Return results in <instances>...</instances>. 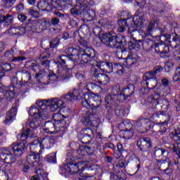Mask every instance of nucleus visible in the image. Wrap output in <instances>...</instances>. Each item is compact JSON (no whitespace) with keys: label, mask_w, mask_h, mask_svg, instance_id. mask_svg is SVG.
<instances>
[{"label":"nucleus","mask_w":180,"mask_h":180,"mask_svg":"<svg viewBox=\"0 0 180 180\" xmlns=\"http://www.w3.org/2000/svg\"><path fill=\"white\" fill-rule=\"evenodd\" d=\"M174 68V63L171 60H168L165 64V70L166 72H169L170 71H172V69Z\"/></svg>","instance_id":"6e6d98bb"},{"label":"nucleus","mask_w":180,"mask_h":180,"mask_svg":"<svg viewBox=\"0 0 180 180\" xmlns=\"http://www.w3.org/2000/svg\"><path fill=\"white\" fill-rule=\"evenodd\" d=\"M40 143L42 148H51L54 146V139L53 137L46 136L42 139Z\"/></svg>","instance_id":"c756f323"},{"label":"nucleus","mask_w":180,"mask_h":180,"mask_svg":"<svg viewBox=\"0 0 180 180\" xmlns=\"http://www.w3.org/2000/svg\"><path fill=\"white\" fill-rule=\"evenodd\" d=\"M25 68L30 70V71H33V72H36V68H37V60H31L27 61L25 63Z\"/></svg>","instance_id":"e433bc0d"},{"label":"nucleus","mask_w":180,"mask_h":180,"mask_svg":"<svg viewBox=\"0 0 180 180\" xmlns=\"http://www.w3.org/2000/svg\"><path fill=\"white\" fill-rule=\"evenodd\" d=\"M5 97L7 99H13L15 98V91L13 90H8L5 93Z\"/></svg>","instance_id":"338daca9"},{"label":"nucleus","mask_w":180,"mask_h":180,"mask_svg":"<svg viewBox=\"0 0 180 180\" xmlns=\"http://www.w3.org/2000/svg\"><path fill=\"white\" fill-rule=\"evenodd\" d=\"M118 25H119L118 32H120V33H123V32L126 30V26L128 27L129 33H131L133 32L131 27L129 25V22H127V18L119 20Z\"/></svg>","instance_id":"c85d7f7f"},{"label":"nucleus","mask_w":180,"mask_h":180,"mask_svg":"<svg viewBox=\"0 0 180 180\" xmlns=\"http://www.w3.org/2000/svg\"><path fill=\"white\" fill-rule=\"evenodd\" d=\"M79 137L81 139V142L83 143V144L89 143L91 140H92V139H94L89 136L82 135V134H80Z\"/></svg>","instance_id":"680f3d73"},{"label":"nucleus","mask_w":180,"mask_h":180,"mask_svg":"<svg viewBox=\"0 0 180 180\" xmlns=\"http://www.w3.org/2000/svg\"><path fill=\"white\" fill-rule=\"evenodd\" d=\"M60 113H63V117H68L71 113V109L68 107H63L60 110Z\"/></svg>","instance_id":"e2e57ef3"},{"label":"nucleus","mask_w":180,"mask_h":180,"mask_svg":"<svg viewBox=\"0 0 180 180\" xmlns=\"http://www.w3.org/2000/svg\"><path fill=\"white\" fill-rule=\"evenodd\" d=\"M142 85H146V87L141 89V93L143 95H148L150 94V89H154L157 86V79H153L150 81H142Z\"/></svg>","instance_id":"f3484780"},{"label":"nucleus","mask_w":180,"mask_h":180,"mask_svg":"<svg viewBox=\"0 0 180 180\" xmlns=\"http://www.w3.org/2000/svg\"><path fill=\"white\" fill-rule=\"evenodd\" d=\"M169 159L157 160V165L154 169L162 172L167 167H169Z\"/></svg>","instance_id":"cd10ccee"},{"label":"nucleus","mask_w":180,"mask_h":180,"mask_svg":"<svg viewBox=\"0 0 180 180\" xmlns=\"http://www.w3.org/2000/svg\"><path fill=\"white\" fill-rule=\"evenodd\" d=\"M165 46L162 44H157L155 42V46L154 48L153 49V51L150 53V54H152V56H155V53H161V50H160V49H165Z\"/></svg>","instance_id":"de8ad7c7"},{"label":"nucleus","mask_w":180,"mask_h":180,"mask_svg":"<svg viewBox=\"0 0 180 180\" xmlns=\"http://www.w3.org/2000/svg\"><path fill=\"white\" fill-rule=\"evenodd\" d=\"M170 139L173 140L175 143L180 142V128H178L174 134H172L170 135Z\"/></svg>","instance_id":"3c124183"},{"label":"nucleus","mask_w":180,"mask_h":180,"mask_svg":"<svg viewBox=\"0 0 180 180\" xmlns=\"http://www.w3.org/2000/svg\"><path fill=\"white\" fill-rule=\"evenodd\" d=\"M128 165L129 162H127L125 160H120L118 163L113 167L114 172H116V174H120V170L119 169H124Z\"/></svg>","instance_id":"473e14b6"},{"label":"nucleus","mask_w":180,"mask_h":180,"mask_svg":"<svg viewBox=\"0 0 180 180\" xmlns=\"http://www.w3.org/2000/svg\"><path fill=\"white\" fill-rule=\"evenodd\" d=\"M113 63L109 61L99 60L98 61V68L103 71V72H107L110 74L113 72Z\"/></svg>","instance_id":"a211bd4d"},{"label":"nucleus","mask_w":180,"mask_h":180,"mask_svg":"<svg viewBox=\"0 0 180 180\" xmlns=\"http://www.w3.org/2000/svg\"><path fill=\"white\" fill-rule=\"evenodd\" d=\"M79 44L83 47L82 48V47L78 46V51L79 54H81V51H85L86 50L90 51V52L87 53L88 55L85 54L87 58L86 61L84 63H86L89 60V58H95L96 57L95 50L91 47H89L88 42L86 41L84 39H80L79 41Z\"/></svg>","instance_id":"f8f14e48"},{"label":"nucleus","mask_w":180,"mask_h":180,"mask_svg":"<svg viewBox=\"0 0 180 180\" xmlns=\"http://www.w3.org/2000/svg\"><path fill=\"white\" fill-rule=\"evenodd\" d=\"M94 58H90L89 60L86 63H83L80 64H90V65H92L93 67H97L98 68L99 67V61H96Z\"/></svg>","instance_id":"0e129e2a"},{"label":"nucleus","mask_w":180,"mask_h":180,"mask_svg":"<svg viewBox=\"0 0 180 180\" xmlns=\"http://www.w3.org/2000/svg\"><path fill=\"white\" fill-rule=\"evenodd\" d=\"M58 75L53 72H51L49 75V78L50 81H56L58 78H62V79H68L72 77V75L67 72V70H58Z\"/></svg>","instance_id":"4468645a"},{"label":"nucleus","mask_w":180,"mask_h":180,"mask_svg":"<svg viewBox=\"0 0 180 180\" xmlns=\"http://www.w3.org/2000/svg\"><path fill=\"white\" fill-rule=\"evenodd\" d=\"M58 63L60 67L63 68L62 70H67V67H70V65L72 66V63H71V59L68 58V56L62 55L59 56L58 58Z\"/></svg>","instance_id":"b1692460"},{"label":"nucleus","mask_w":180,"mask_h":180,"mask_svg":"<svg viewBox=\"0 0 180 180\" xmlns=\"http://www.w3.org/2000/svg\"><path fill=\"white\" fill-rule=\"evenodd\" d=\"M137 147L142 153H147L153 148V142L149 137L140 138L137 141Z\"/></svg>","instance_id":"9b49d317"},{"label":"nucleus","mask_w":180,"mask_h":180,"mask_svg":"<svg viewBox=\"0 0 180 180\" xmlns=\"http://www.w3.org/2000/svg\"><path fill=\"white\" fill-rule=\"evenodd\" d=\"M139 55L136 53H129L125 58L124 65L127 67H133L139 63Z\"/></svg>","instance_id":"412c9836"},{"label":"nucleus","mask_w":180,"mask_h":180,"mask_svg":"<svg viewBox=\"0 0 180 180\" xmlns=\"http://www.w3.org/2000/svg\"><path fill=\"white\" fill-rule=\"evenodd\" d=\"M176 146L174 143L172 144L170 146V150L173 151V153H176V155H178V158H180V142H175Z\"/></svg>","instance_id":"8fccbe9b"},{"label":"nucleus","mask_w":180,"mask_h":180,"mask_svg":"<svg viewBox=\"0 0 180 180\" xmlns=\"http://www.w3.org/2000/svg\"><path fill=\"white\" fill-rule=\"evenodd\" d=\"M79 95V93L78 92V90L74 89L72 92H69L63 96L62 99H63L65 102H74L78 99Z\"/></svg>","instance_id":"393cba45"},{"label":"nucleus","mask_w":180,"mask_h":180,"mask_svg":"<svg viewBox=\"0 0 180 180\" xmlns=\"http://www.w3.org/2000/svg\"><path fill=\"white\" fill-rule=\"evenodd\" d=\"M134 90L135 87L133 84H129L124 87L121 91H119L118 89V95L117 99L119 102H124L128 98L134 96Z\"/></svg>","instance_id":"1a4fd4ad"},{"label":"nucleus","mask_w":180,"mask_h":180,"mask_svg":"<svg viewBox=\"0 0 180 180\" xmlns=\"http://www.w3.org/2000/svg\"><path fill=\"white\" fill-rule=\"evenodd\" d=\"M51 53L49 51H46L40 54L39 60H44V58H50Z\"/></svg>","instance_id":"69168bd1"},{"label":"nucleus","mask_w":180,"mask_h":180,"mask_svg":"<svg viewBox=\"0 0 180 180\" xmlns=\"http://www.w3.org/2000/svg\"><path fill=\"white\" fill-rule=\"evenodd\" d=\"M50 49H56L60 46V39L54 38L49 43Z\"/></svg>","instance_id":"13d9d810"},{"label":"nucleus","mask_w":180,"mask_h":180,"mask_svg":"<svg viewBox=\"0 0 180 180\" xmlns=\"http://www.w3.org/2000/svg\"><path fill=\"white\" fill-rule=\"evenodd\" d=\"M117 95H119V89L113 88L111 94L107 95L105 98L106 105H112V103H115V101L117 99Z\"/></svg>","instance_id":"4be33fe9"},{"label":"nucleus","mask_w":180,"mask_h":180,"mask_svg":"<svg viewBox=\"0 0 180 180\" xmlns=\"http://www.w3.org/2000/svg\"><path fill=\"white\" fill-rule=\"evenodd\" d=\"M1 70L3 72H9V71H12V65H11V63H2Z\"/></svg>","instance_id":"bf43d9fd"},{"label":"nucleus","mask_w":180,"mask_h":180,"mask_svg":"<svg viewBox=\"0 0 180 180\" xmlns=\"http://www.w3.org/2000/svg\"><path fill=\"white\" fill-rule=\"evenodd\" d=\"M41 148V143L39 140L34 141L30 146V153H37L38 150H40Z\"/></svg>","instance_id":"c9c22d12"},{"label":"nucleus","mask_w":180,"mask_h":180,"mask_svg":"<svg viewBox=\"0 0 180 180\" xmlns=\"http://www.w3.org/2000/svg\"><path fill=\"white\" fill-rule=\"evenodd\" d=\"M91 0H77L75 8L70 9L71 15H83L84 20L91 22L95 19V11L89 9L91 8Z\"/></svg>","instance_id":"39448f33"},{"label":"nucleus","mask_w":180,"mask_h":180,"mask_svg":"<svg viewBox=\"0 0 180 180\" xmlns=\"http://www.w3.org/2000/svg\"><path fill=\"white\" fill-rule=\"evenodd\" d=\"M80 134H82V136H88L89 137H91L93 139L95 137L94 131L91 128H84L82 129Z\"/></svg>","instance_id":"09e8293b"},{"label":"nucleus","mask_w":180,"mask_h":180,"mask_svg":"<svg viewBox=\"0 0 180 180\" xmlns=\"http://www.w3.org/2000/svg\"><path fill=\"white\" fill-rule=\"evenodd\" d=\"M155 29V21H150L145 30L146 36H152Z\"/></svg>","instance_id":"ea45409f"},{"label":"nucleus","mask_w":180,"mask_h":180,"mask_svg":"<svg viewBox=\"0 0 180 180\" xmlns=\"http://www.w3.org/2000/svg\"><path fill=\"white\" fill-rule=\"evenodd\" d=\"M155 41L149 38L144 39L142 41V47L143 50L149 54L153 53V50H154Z\"/></svg>","instance_id":"6ab92c4d"},{"label":"nucleus","mask_w":180,"mask_h":180,"mask_svg":"<svg viewBox=\"0 0 180 180\" xmlns=\"http://www.w3.org/2000/svg\"><path fill=\"white\" fill-rule=\"evenodd\" d=\"M82 106L89 110L84 114L81 119L82 123L85 126L97 127L99 124V115L95 111L101 106V96L94 93L84 95L82 98Z\"/></svg>","instance_id":"f257e3e1"},{"label":"nucleus","mask_w":180,"mask_h":180,"mask_svg":"<svg viewBox=\"0 0 180 180\" xmlns=\"http://www.w3.org/2000/svg\"><path fill=\"white\" fill-rule=\"evenodd\" d=\"M38 8L41 11H44L49 12L50 11H53V7H51V4L46 1H39L37 4Z\"/></svg>","instance_id":"f704fd0d"},{"label":"nucleus","mask_w":180,"mask_h":180,"mask_svg":"<svg viewBox=\"0 0 180 180\" xmlns=\"http://www.w3.org/2000/svg\"><path fill=\"white\" fill-rule=\"evenodd\" d=\"M26 143H13L8 148H2L0 151V160L6 164H13L16 161V157H20L24 151H26Z\"/></svg>","instance_id":"7ed1b4c3"},{"label":"nucleus","mask_w":180,"mask_h":180,"mask_svg":"<svg viewBox=\"0 0 180 180\" xmlns=\"http://www.w3.org/2000/svg\"><path fill=\"white\" fill-rule=\"evenodd\" d=\"M164 9H165V6L164 3L160 2L157 4L155 11H156V13L162 15V13H164Z\"/></svg>","instance_id":"603ef678"},{"label":"nucleus","mask_w":180,"mask_h":180,"mask_svg":"<svg viewBox=\"0 0 180 180\" xmlns=\"http://www.w3.org/2000/svg\"><path fill=\"white\" fill-rule=\"evenodd\" d=\"M66 160L69 161V162L61 165L60 172L61 175H64L65 178H68V175L78 174L81 169L84 171V168H85V162L82 161L75 162V158L72 155L68 156Z\"/></svg>","instance_id":"0eeeda50"},{"label":"nucleus","mask_w":180,"mask_h":180,"mask_svg":"<svg viewBox=\"0 0 180 180\" xmlns=\"http://www.w3.org/2000/svg\"><path fill=\"white\" fill-rule=\"evenodd\" d=\"M44 130L46 133L49 134H53V133H58L59 134H64L63 131H58V125L56 124L53 121H46L44 125Z\"/></svg>","instance_id":"dca6fc26"},{"label":"nucleus","mask_w":180,"mask_h":180,"mask_svg":"<svg viewBox=\"0 0 180 180\" xmlns=\"http://www.w3.org/2000/svg\"><path fill=\"white\" fill-rule=\"evenodd\" d=\"M97 82L101 85H106L110 81L109 76L108 75L100 73V75L97 77Z\"/></svg>","instance_id":"4c0bfd02"},{"label":"nucleus","mask_w":180,"mask_h":180,"mask_svg":"<svg viewBox=\"0 0 180 180\" xmlns=\"http://www.w3.org/2000/svg\"><path fill=\"white\" fill-rule=\"evenodd\" d=\"M111 108H112V111L115 112L117 116H122V115L124 113V108H123V107H122L121 105L114 104L111 105Z\"/></svg>","instance_id":"79ce46f5"},{"label":"nucleus","mask_w":180,"mask_h":180,"mask_svg":"<svg viewBox=\"0 0 180 180\" xmlns=\"http://www.w3.org/2000/svg\"><path fill=\"white\" fill-rule=\"evenodd\" d=\"M39 161H40V154L39 153H30L27 156V162L30 165H33L37 168V165H39Z\"/></svg>","instance_id":"aec40b11"},{"label":"nucleus","mask_w":180,"mask_h":180,"mask_svg":"<svg viewBox=\"0 0 180 180\" xmlns=\"http://www.w3.org/2000/svg\"><path fill=\"white\" fill-rule=\"evenodd\" d=\"M65 53L69 56L68 58L71 60V68L72 69L75 67V65H79L82 63H84V62L86 61V58H88V56H88V53H90V51L86 49V51H81V53H79L78 49L69 47L65 49Z\"/></svg>","instance_id":"6e6552de"},{"label":"nucleus","mask_w":180,"mask_h":180,"mask_svg":"<svg viewBox=\"0 0 180 180\" xmlns=\"http://www.w3.org/2000/svg\"><path fill=\"white\" fill-rule=\"evenodd\" d=\"M141 40H139V41H136L135 43H133V42H130L129 44V48L131 49V50H136V51L140 50V44H139V42H141Z\"/></svg>","instance_id":"5fc2aeb1"},{"label":"nucleus","mask_w":180,"mask_h":180,"mask_svg":"<svg viewBox=\"0 0 180 180\" xmlns=\"http://www.w3.org/2000/svg\"><path fill=\"white\" fill-rule=\"evenodd\" d=\"M15 53V51H13V49L6 51L4 53V57L6 60H9L10 61H12L13 59V54Z\"/></svg>","instance_id":"4d7b16f0"},{"label":"nucleus","mask_w":180,"mask_h":180,"mask_svg":"<svg viewBox=\"0 0 180 180\" xmlns=\"http://www.w3.org/2000/svg\"><path fill=\"white\" fill-rule=\"evenodd\" d=\"M63 117H64V115L58 112L53 115V121L58 125V130L57 131L65 133L68 130V124H66L65 120H63Z\"/></svg>","instance_id":"9d476101"},{"label":"nucleus","mask_w":180,"mask_h":180,"mask_svg":"<svg viewBox=\"0 0 180 180\" xmlns=\"http://www.w3.org/2000/svg\"><path fill=\"white\" fill-rule=\"evenodd\" d=\"M136 126L141 129V133H146L153 127V122L147 118H139L136 120Z\"/></svg>","instance_id":"ddd939ff"},{"label":"nucleus","mask_w":180,"mask_h":180,"mask_svg":"<svg viewBox=\"0 0 180 180\" xmlns=\"http://www.w3.org/2000/svg\"><path fill=\"white\" fill-rule=\"evenodd\" d=\"M46 162H50L51 164L57 163V153H53L49 155H47L45 158Z\"/></svg>","instance_id":"c03bdc74"},{"label":"nucleus","mask_w":180,"mask_h":180,"mask_svg":"<svg viewBox=\"0 0 180 180\" xmlns=\"http://www.w3.org/2000/svg\"><path fill=\"white\" fill-rule=\"evenodd\" d=\"M4 18V21L5 22V26L8 27V26H12L13 25V15L7 14L6 15H1Z\"/></svg>","instance_id":"37998d69"},{"label":"nucleus","mask_w":180,"mask_h":180,"mask_svg":"<svg viewBox=\"0 0 180 180\" xmlns=\"http://www.w3.org/2000/svg\"><path fill=\"white\" fill-rule=\"evenodd\" d=\"M127 19V23H129V25L131 26L133 32H135L137 27L143 26V24L144 23V21H143V18L139 15H136L134 18H128Z\"/></svg>","instance_id":"2eb2a0df"},{"label":"nucleus","mask_w":180,"mask_h":180,"mask_svg":"<svg viewBox=\"0 0 180 180\" xmlns=\"http://www.w3.org/2000/svg\"><path fill=\"white\" fill-rule=\"evenodd\" d=\"M37 25H39L37 20H28V23L26 25L27 32H36L37 30Z\"/></svg>","instance_id":"72a5a7b5"},{"label":"nucleus","mask_w":180,"mask_h":180,"mask_svg":"<svg viewBox=\"0 0 180 180\" xmlns=\"http://www.w3.org/2000/svg\"><path fill=\"white\" fill-rule=\"evenodd\" d=\"M17 113H18V104L14 103L13 104L11 109L7 112V115L6 116L5 123H8V122H11V120H13Z\"/></svg>","instance_id":"bb28decb"},{"label":"nucleus","mask_w":180,"mask_h":180,"mask_svg":"<svg viewBox=\"0 0 180 180\" xmlns=\"http://www.w3.org/2000/svg\"><path fill=\"white\" fill-rule=\"evenodd\" d=\"M79 158H82L85 155H91L92 154V147L91 146H79L77 150Z\"/></svg>","instance_id":"a878e982"},{"label":"nucleus","mask_w":180,"mask_h":180,"mask_svg":"<svg viewBox=\"0 0 180 180\" xmlns=\"http://www.w3.org/2000/svg\"><path fill=\"white\" fill-rule=\"evenodd\" d=\"M168 156V150L161 146H155L153 150V158H165Z\"/></svg>","instance_id":"5701e85b"},{"label":"nucleus","mask_w":180,"mask_h":180,"mask_svg":"<svg viewBox=\"0 0 180 180\" xmlns=\"http://www.w3.org/2000/svg\"><path fill=\"white\" fill-rule=\"evenodd\" d=\"M13 30H15V34H18L22 36V34H25L26 32H27V28L25 27H15Z\"/></svg>","instance_id":"052dcab7"},{"label":"nucleus","mask_w":180,"mask_h":180,"mask_svg":"<svg viewBox=\"0 0 180 180\" xmlns=\"http://www.w3.org/2000/svg\"><path fill=\"white\" fill-rule=\"evenodd\" d=\"M51 8H55L61 11L63 8H65V4H67V0H50Z\"/></svg>","instance_id":"7c9ffc66"},{"label":"nucleus","mask_w":180,"mask_h":180,"mask_svg":"<svg viewBox=\"0 0 180 180\" xmlns=\"http://www.w3.org/2000/svg\"><path fill=\"white\" fill-rule=\"evenodd\" d=\"M101 41L110 49H117L120 51H123L122 49L126 43V39L123 35L112 34L110 32L104 33L100 37Z\"/></svg>","instance_id":"423d86ee"},{"label":"nucleus","mask_w":180,"mask_h":180,"mask_svg":"<svg viewBox=\"0 0 180 180\" xmlns=\"http://www.w3.org/2000/svg\"><path fill=\"white\" fill-rule=\"evenodd\" d=\"M31 131L32 130H30V129H27L21 134V135H20V136H18V139H20L21 141H25L27 137H29Z\"/></svg>","instance_id":"864d4df0"},{"label":"nucleus","mask_w":180,"mask_h":180,"mask_svg":"<svg viewBox=\"0 0 180 180\" xmlns=\"http://www.w3.org/2000/svg\"><path fill=\"white\" fill-rule=\"evenodd\" d=\"M42 26L41 30H46L50 27V20L46 18H41L39 20L38 24Z\"/></svg>","instance_id":"49530a36"},{"label":"nucleus","mask_w":180,"mask_h":180,"mask_svg":"<svg viewBox=\"0 0 180 180\" xmlns=\"http://www.w3.org/2000/svg\"><path fill=\"white\" fill-rule=\"evenodd\" d=\"M128 70L129 68L124 67L120 64H114L113 65V71H115V74H117L120 77H123Z\"/></svg>","instance_id":"2f4dec72"},{"label":"nucleus","mask_w":180,"mask_h":180,"mask_svg":"<svg viewBox=\"0 0 180 180\" xmlns=\"http://www.w3.org/2000/svg\"><path fill=\"white\" fill-rule=\"evenodd\" d=\"M15 3L16 0H2L1 2V6L4 9H11Z\"/></svg>","instance_id":"58836bf2"},{"label":"nucleus","mask_w":180,"mask_h":180,"mask_svg":"<svg viewBox=\"0 0 180 180\" xmlns=\"http://www.w3.org/2000/svg\"><path fill=\"white\" fill-rule=\"evenodd\" d=\"M36 119H46L49 117L47 110L56 112L64 106V101L58 98L52 100H40L36 102Z\"/></svg>","instance_id":"f03ea898"},{"label":"nucleus","mask_w":180,"mask_h":180,"mask_svg":"<svg viewBox=\"0 0 180 180\" xmlns=\"http://www.w3.org/2000/svg\"><path fill=\"white\" fill-rule=\"evenodd\" d=\"M133 137V131L130 130L124 131L123 138L125 140H130Z\"/></svg>","instance_id":"774afa93"},{"label":"nucleus","mask_w":180,"mask_h":180,"mask_svg":"<svg viewBox=\"0 0 180 180\" xmlns=\"http://www.w3.org/2000/svg\"><path fill=\"white\" fill-rule=\"evenodd\" d=\"M153 79H157V76H155L153 70L147 72L143 74V81H144V82H146V81H151Z\"/></svg>","instance_id":"a19ab883"},{"label":"nucleus","mask_w":180,"mask_h":180,"mask_svg":"<svg viewBox=\"0 0 180 180\" xmlns=\"http://www.w3.org/2000/svg\"><path fill=\"white\" fill-rule=\"evenodd\" d=\"M40 127V119L34 117L32 121L30 122V127L34 130V133H36L37 127Z\"/></svg>","instance_id":"a18cd8bd"},{"label":"nucleus","mask_w":180,"mask_h":180,"mask_svg":"<svg viewBox=\"0 0 180 180\" xmlns=\"http://www.w3.org/2000/svg\"><path fill=\"white\" fill-rule=\"evenodd\" d=\"M164 102L165 103H167V101L164 100L162 97H161L160 92H155L153 95H151L148 98V103H149V106L153 109V110L158 108H160V105H162ZM161 108L162 109L165 108V110L160 111L159 114H157V116L161 119H165V121H163L162 123L167 125L168 124V122L171 120L169 114L167 112V110H168V104L163 105L161 106Z\"/></svg>","instance_id":"20e7f679"}]
</instances>
